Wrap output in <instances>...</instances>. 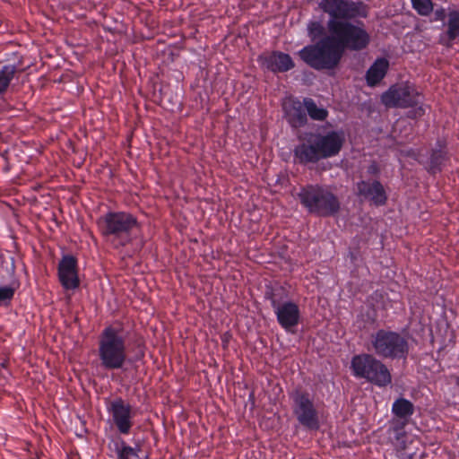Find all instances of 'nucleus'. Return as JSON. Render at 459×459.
<instances>
[{
  "instance_id": "1",
  "label": "nucleus",
  "mask_w": 459,
  "mask_h": 459,
  "mask_svg": "<svg viewBox=\"0 0 459 459\" xmlns=\"http://www.w3.org/2000/svg\"><path fill=\"white\" fill-rule=\"evenodd\" d=\"M318 8L329 16L327 30L342 56L346 50L359 52L369 46L371 37L364 23L351 22L367 19L368 4L353 0H320Z\"/></svg>"
},
{
  "instance_id": "2",
  "label": "nucleus",
  "mask_w": 459,
  "mask_h": 459,
  "mask_svg": "<svg viewBox=\"0 0 459 459\" xmlns=\"http://www.w3.org/2000/svg\"><path fill=\"white\" fill-rule=\"evenodd\" d=\"M101 236L114 248L131 244L138 235L141 224L136 216L124 211H110L97 221Z\"/></svg>"
},
{
  "instance_id": "3",
  "label": "nucleus",
  "mask_w": 459,
  "mask_h": 459,
  "mask_svg": "<svg viewBox=\"0 0 459 459\" xmlns=\"http://www.w3.org/2000/svg\"><path fill=\"white\" fill-rule=\"evenodd\" d=\"M98 358L105 370L124 368L129 359L122 324L108 325L101 331L98 341Z\"/></svg>"
},
{
  "instance_id": "4",
  "label": "nucleus",
  "mask_w": 459,
  "mask_h": 459,
  "mask_svg": "<svg viewBox=\"0 0 459 459\" xmlns=\"http://www.w3.org/2000/svg\"><path fill=\"white\" fill-rule=\"evenodd\" d=\"M345 142L342 131L332 130L316 134L308 143L297 145L294 158L299 164L317 163L321 160L337 156Z\"/></svg>"
},
{
  "instance_id": "5",
  "label": "nucleus",
  "mask_w": 459,
  "mask_h": 459,
  "mask_svg": "<svg viewBox=\"0 0 459 459\" xmlns=\"http://www.w3.org/2000/svg\"><path fill=\"white\" fill-rule=\"evenodd\" d=\"M298 56L307 66L316 71L333 70L342 58L330 34L306 45L298 51Z\"/></svg>"
},
{
  "instance_id": "6",
  "label": "nucleus",
  "mask_w": 459,
  "mask_h": 459,
  "mask_svg": "<svg viewBox=\"0 0 459 459\" xmlns=\"http://www.w3.org/2000/svg\"><path fill=\"white\" fill-rule=\"evenodd\" d=\"M381 102L387 108H409L407 117L411 119L422 117L426 113L427 106L423 103V96L418 90L409 83H396L391 85L382 93Z\"/></svg>"
},
{
  "instance_id": "7",
  "label": "nucleus",
  "mask_w": 459,
  "mask_h": 459,
  "mask_svg": "<svg viewBox=\"0 0 459 459\" xmlns=\"http://www.w3.org/2000/svg\"><path fill=\"white\" fill-rule=\"evenodd\" d=\"M300 204L311 214L330 217L339 212V198L326 186L308 184L301 187L298 194Z\"/></svg>"
},
{
  "instance_id": "8",
  "label": "nucleus",
  "mask_w": 459,
  "mask_h": 459,
  "mask_svg": "<svg viewBox=\"0 0 459 459\" xmlns=\"http://www.w3.org/2000/svg\"><path fill=\"white\" fill-rule=\"evenodd\" d=\"M352 376L365 379L377 387H386L392 383V375L387 366L370 353L354 355L350 367Z\"/></svg>"
},
{
  "instance_id": "9",
  "label": "nucleus",
  "mask_w": 459,
  "mask_h": 459,
  "mask_svg": "<svg viewBox=\"0 0 459 459\" xmlns=\"http://www.w3.org/2000/svg\"><path fill=\"white\" fill-rule=\"evenodd\" d=\"M371 350L383 359H404L409 354V342L398 332L379 329L370 336Z\"/></svg>"
},
{
  "instance_id": "10",
  "label": "nucleus",
  "mask_w": 459,
  "mask_h": 459,
  "mask_svg": "<svg viewBox=\"0 0 459 459\" xmlns=\"http://www.w3.org/2000/svg\"><path fill=\"white\" fill-rule=\"evenodd\" d=\"M293 413L299 423L309 430L319 429V415L313 395L307 390L296 389L290 394Z\"/></svg>"
},
{
  "instance_id": "11",
  "label": "nucleus",
  "mask_w": 459,
  "mask_h": 459,
  "mask_svg": "<svg viewBox=\"0 0 459 459\" xmlns=\"http://www.w3.org/2000/svg\"><path fill=\"white\" fill-rule=\"evenodd\" d=\"M106 411L112 424L120 435L127 436L134 427V411L133 406L120 396L105 400Z\"/></svg>"
},
{
  "instance_id": "12",
  "label": "nucleus",
  "mask_w": 459,
  "mask_h": 459,
  "mask_svg": "<svg viewBox=\"0 0 459 459\" xmlns=\"http://www.w3.org/2000/svg\"><path fill=\"white\" fill-rule=\"evenodd\" d=\"M58 281L65 290H74L80 287L79 264L76 256L63 255L57 264Z\"/></svg>"
},
{
  "instance_id": "13",
  "label": "nucleus",
  "mask_w": 459,
  "mask_h": 459,
  "mask_svg": "<svg viewBox=\"0 0 459 459\" xmlns=\"http://www.w3.org/2000/svg\"><path fill=\"white\" fill-rule=\"evenodd\" d=\"M450 157L447 139L439 137L429 150L428 160L425 161L418 160V162L423 165L429 174L435 176L443 171L446 163L450 161Z\"/></svg>"
},
{
  "instance_id": "14",
  "label": "nucleus",
  "mask_w": 459,
  "mask_h": 459,
  "mask_svg": "<svg viewBox=\"0 0 459 459\" xmlns=\"http://www.w3.org/2000/svg\"><path fill=\"white\" fill-rule=\"evenodd\" d=\"M262 67L273 73H286L295 67L292 57L284 52L274 50L258 56Z\"/></svg>"
},
{
  "instance_id": "15",
  "label": "nucleus",
  "mask_w": 459,
  "mask_h": 459,
  "mask_svg": "<svg viewBox=\"0 0 459 459\" xmlns=\"http://www.w3.org/2000/svg\"><path fill=\"white\" fill-rule=\"evenodd\" d=\"M414 404L406 398L399 397L392 404V413L397 418L393 422V429L396 438L404 436V428L409 423L411 417L414 414Z\"/></svg>"
},
{
  "instance_id": "16",
  "label": "nucleus",
  "mask_w": 459,
  "mask_h": 459,
  "mask_svg": "<svg viewBox=\"0 0 459 459\" xmlns=\"http://www.w3.org/2000/svg\"><path fill=\"white\" fill-rule=\"evenodd\" d=\"M285 118L290 127L298 129L307 125V107L305 98L300 100L298 98H290L282 106Z\"/></svg>"
},
{
  "instance_id": "17",
  "label": "nucleus",
  "mask_w": 459,
  "mask_h": 459,
  "mask_svg": "<svg viewBox=\"0 0 459 459\" xmlns=\"http://www.w3.org/2000/svg\"><path fill=\"white\" fill-rule=\"evenodd\" d=\"M278 324L287 332H292L300 320V310L293 301H284L273 309Z\"/></svg>"
},
{
  "instance_id": "18",
  "label": "nucleus",
  "mask_w": 459,
  "mask_h": 459,
  "mask_svg": "<svg viewBox=\"0 0 459 459\" xmlns=\"http://www.w3.org/2000/svg\"><path fill=\"white\" fill-rule=\"evenodd\" d=\"M357 190L359 195L369 200L376 206H382L387 201L385 190L378 180H361L357 184Z\"/></svg>"
},
{
  "instance_id": "19",
  "label": "nucleus",
  "mask_w": 459,
  "mask_h": 459,
  "mask_svg": "<svg viewBox=\"0 0 459 459\" xmlns=\"http://www.w3.org/2000/svg\"><path fill=\"white\" fill-rule=\"evenodd\" d=\"M389 69V61L385 57L377 58L366 72L367 85L376 87L385 77Z\"/></svg>"
},
{
  "instance_id": "20",
  "label": "nucleus",
  "mask_w": 459,
  "mask_h": 459,
  "mask_svg": "<svg viewBox=\"0 0 459 459\" xmlns=\"http://www.w3.org/2000/svg\"><path fill=\"white\" fill-rule=\"evenodd\" d=\"M19 71V66L14 64H6L0 68V100L8 91L13 80Z\"/></svg>"
},
{
  "instance_id": "21",
  "label": "nucleus",
  "mask_w": 459,
  "mask_h": 459,
  "mask_svg": "<svg viewBox=\"0 0 459 459\" xmlns=\"http://www.w3.org/2000/svg\"><path fill=\"white\" fill-rule=\"evenodd\" d=\"M264 298L271 302L273 309L281 306L288 298V290L285 287L275 284L266 286Z\"/></svg>"
},
{
  "instance_id": "22",
  "label": "nucleus",
  "mask_w": 459,
  "mask_h": 459,
  "mask_svg": "<svg viewBox=\"0 0 459 459\" xmlns=\"http://www.w3.org/2000/svg\"><path fill=\"white\" fill-rule=\"evenodd\" d=\"M326 30L327 25L325 26L320 20H310L307 24V35L312 43L328 36Z\"/></svg>"
},
{
  "instance_id": "23",
  "label": "nucleus",
  "mask_w": 459,
  "mask_h": 459,
  "mask_svg": "<svg viewBox=\"0 0 459 459\" xmlns=\"http://www.w3.org/2000/svg\"><path fill=\"white\" fill-rule=\"evenodd\" d=\"M139 446L138 448L132 447L122 438H119V440L115 443L117 459H137L139 457Z\"/></svg>"
},
{
  "instance_id": "24",
  "label": "nucleus",
  "mask_w": 459,
  "mask_h": 459,
  "mask_svg": "<svg viewBox=\"0 0 459 459\" xmlns=\"http://www.w3.org/2000/svg\"><path fill=\"white\" fill-rule=\"evenodd\" d=\"M305 105L307 107V117L316 121H325L328 117V110L325 108H320L316 105V101L311 98H305Z\"/></svg>"
},
{
  "instance_id": "25",
  "label": "nucleus",
  "mask_w": 459,
  "mask_h": 459,
  "mask_svg": "<svg viewBox=\"0 0 459 459\" xmlns=\"http://www.w3.org/2000/svg\"><path fill=\"white\" fill-rule=\"evenodd\" d=\"M446 37L449 41L459 38V11L452 10L447 14Z\"/></svg>"
},
{
  "instance_id": "26",
  "label": "nucleus",
  "mask_w": 459,
  "mask_h": 459,
  "mask_svg": "<svg viewBox=\"0 0 459 459\" xmlns=\"http://www.w3.org/2000/svg\"><path fill=\"white\" fill-rule=\"evenodd\" d=\"M412 8L421 16H429L433 12L431 0H411Z\"/></svg>"
},
{
  "instance_id": "27",
  "label": "nucleus",
  "mask_w": 459,
  "mask_h": 459,
  "mask_svg": "<svg viewBox=\"0 0 459 459\" xmlns=\"http://www.w3.org/2000/svg\"><path fill=\"white\" fill-rule=\"evenodd\" d=\"M14 289L10 286L0 287V305L10 302L14 296Z\"/></svg>"
},
{
  "instance_id": "28",
  "label": "nucleus",
  "mask_w": 459,
  "mask_h": 459,
  "mask_svg": "<svg viewBox=\"0 0 459 459\" xmlns=\"http://www.w3.org/2000/svg\"><path fill=\"white\" fill-rule=\"evenodd\" d=\"M368 174L371 176H378L380 173V167L376 161H372L367 168Z\"/></svg>"
},
{
  "instance_id": "29",
  "label": "nucleus",
  "mask_w": 459,
  "mask_h": 459,
  "mask_svg": "<svg viewBox=\"0 0 459 459\" xmlns=\"http://www.w3.org/2000/svg\"><path fill=\"white\" fill-rule=\"evenodd\" d=\"M434 20L435 21H444L446 17V10L443 7H440L434 12Z\"/></svg>"
},
{
  "instance_id": "30",
  "label": "nucleus",
  "mask_w": 459,
  "mask_h": 459,
  "mask_svg": "<svg viewBox=\"0 0 459 459\" xmlns=\"http://www.w3.org/2000/svg\"><path fill=\"white\" fill-rule=\"evenodd\" d=\"M144 356V353L143 352H141L140 355H136L134 358V360H138L140 359H142L143 357Z\"/></svg>"
},
{
  "instance_id": "31",
  "label": "nucleus",
  "mask_w": 459,
  "mask_h": 459,
  "mask_svg": "<svg viewBox=\"0 0 459 459\" xmlns=\"http://www.w3.org/2000/svg\"><path fill=\"white\" fill-rule=\"evenodd\" d=\"M7 366V362L6 361H4L1 363V367L2 368H5Z\"/></svg>"
},
{
  "instance_id": "32",
  "label": "nucleus",
  "mask_w": 459,
  "mask_h": 459,
  "mask_svg": "<svg viewBox=\"0 0 459 459\" xmlns=\"http://www.w3.org/2000/svg\"><path fill=\"white\" fill-rule=\"evenodd\" d=\"M456 384H457V385H459V377L456 379Z\"/></svg>"
}]
</instances>
